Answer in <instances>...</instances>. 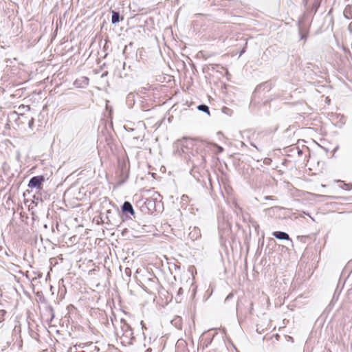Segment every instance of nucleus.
I'll return each mask as SVG.
<instances>
[{
    "label": "nucleus",
    "instance_id": "4",
    "mask_svg": "<svg viewBox=\"0 0 352 352\" xmlns=\"http://www.w3.org/2000/svg\"><path fill=\"white\" fill-rule=\"evenodd\" d=\"M122 209L124 212H128L131 214H133L135 212L131 204L129 201H125L123 204Z\"/></svg>",
    "mask_w": 352,
    "mask_h": 352
},
{
    "label": "nucleus",
    "instance_id": "12",
    "mask_svg": "<svg viewBox=\"0 0 352 352\" xmlns=\"http://www.w3.org/2000/svg\"><path fill=\"white\" fill-rule=\"evenodd\" d=\"M264 199H265V200H273V199H274V198H273V197H272V196H265V197H264Z\"/></svg>",
    "mask_w": 352,
    "mask_h": 352
},
{
    "label": "nucleus",
    "instance_id": "7",
    "mask_svg": "<svg viewBox=\"0 0 352 352\" xmlns=\"http://www.w3.org/2000/svg\"><path fill=\"white\" fill-rule=\"evenodd\" d=\"M198 110L206 113L208 115H210L209 107L206 104H200L197 107Z\"/></svg>",
    "mask_w": 352,
    "mask_h": 352
},
{
    "label": "nucleus",
    "instance_id": "5",
    "mask_svg": "<svg viewBox=\"0 0 352 352\" xmlns=\"http://www.w3.org/2000/svg\"><path fill=\"white\" fill-rule=\"evenodd\" d=\"M84 349L83 343H80L79 344H76L72 347H70L69 352H82V350Z\"/></svg>",
    "mask_w": 352,
    "mask_h": 352
},
{
    "label": "nucleus",
    "instance_id": "10",
    "mask_svg": "<svg viewBox=\"0 0 352 352\" xmlns=\"http://www.w3.org/2000/svg\"><path fill=\"white\" fill-rule=\"evenodd\" d=\"M124 326L126 328V333H129V336H131L132 335V332H131V329H129V326L124 323Z\"/></svg>",
    "mask_w": 352,
    "mask_h": 352
},
{
    "label": "nucleus",
    "instance_id": "9",
    "mask_svg": "<svg viewBox=\"0 0 352 352\" xmlns=\"http://www.w3.org/2000/svg\"><path fill=\"white\" fill-rule=\"evenodd\" d=\"M6 315V311L4 309H0V322H2L5 320Z\"/></svg>",
    "mask_w": 352,
    "mask_h": 352
},
{
    "label": "nucleus",
    "instance_id": "15",
    "mask_svg": "<svg viewBox=\"0 0 352 352\" xmlns=\"http://www.w3.org/2000/svg\"><path fill=\"white\" fill-rule=\"evenodd\" d=\"M157 196H160V194L157 192H154L153 197H155V199H157Z\"/></svg>",
    "mask_w": 352,
    "mask_h": 352
},
{
    "label": "nucleus",
    "instance_id": "11",
    "mask_svg": "<svg viewBox=\"0 0 352 352\" xmlns=\"http://www.w3.org/2000/svg\"><path fill=\"white\" fill-rule=\"evenodd\" d=\"M233 296L234 295L232 293H230L226 298L225 301L227 302L228 300L231 299L233 297Z\"/></svg>",
    "mask_w": 352,
    "mask_h": 352
},
{
    "label": "nucleus",
    "instance_id": "8",
    "mask_svg": "<svg viewBox=\"0 0 352 352\" xmlns=\"http://www.w3.org/2000/svg\"><path fill=\"white\" fill-rule=\"evenodd\" d=\"M299 32H300L301 39H306V38H307L306 30H304L302 28H300Z\"/></svg>",
    "mask_w": 352,
    "mask_h": 352
},
{
    "label": "nucleus",
    "instance_id": "14",
    "mask_svg": "<svg viewBox=\"0 0 352 352\" xmlns=\"http://www.w3.org/2000/svg\"><path fill=\"white\" fill-rule=\"evenodd\" d=\"M177 294H178L179 295H180V294H183V289H182V287H180V288L179 289Z\"/></svg>",
    "mask_w": 352,
    "mask_h": 352
},
{
    "label": "nucleus",
    "instance_id": "2",
    "mask_svg": "<svg viewBox=\"0 0 352 352\" xmlns=\"http://www.w3.org/2000/svg\"><path fill=\"white\" fill-rule=\"evenodd\" d=\"M272 236L279 240H287L292 241L289 234L285 232L275 231L272 232Z\"/></svg>",
    "mask_w": 352,
    "mask_h": 352
},
{
    "label": "nucleus",
    "instance_id": "22",
    "mask_svg": "<svg viewBox=\"0 0 352 352\" xmlns=\"http://www.w3.org/2000/svg\"><path fill=\"white\" fill-rule=\"evenodd\" d=\"M223 148L221 147H219V151H222Z\"/></svg>",
    "mask_w": 352,
    "mask_h": 352
},
{
    "label": "nucleus",
    "instance_id": "1",
    "mask_svg": "<svg viewBox=\"0 0 352 352\" xmlns=\"http://www.w3.org/2000/svg\"><path fill=\"white\" fill-rule=\"evenodd\" d=\"M45 181L43 175L34 176L29 181L28 186L30 188H36L41 190L42 188V184Z\"/></svg>",
    "mask_w": 352,
    "mask_h": 352
},
{
    "label": "nucleus",
    "instance_id": "20",
    "mask_svg": "<svg viewBox=\"0 0 352 352\" xmlns=\"http://www.w3.org/2000/svg\"><path fill=\"white\" fill-rule=\"evenodd\" d=\"M74 85L78 86V80H76L75 82H74Z\"/></svg>",
    "mask_w": 352,
    "mask_h": 352
},
{
    "label": "nucleus",
    "instance_id": "6",
    "mask_svg": "<svg viewBox=\"0 0 352 352\" xmlns=\"http://www.w3.org/2000/svg\"><path fill=\"white\" fill-rule=\"evenodd\" d=\"M120 14L118 12L112 11L111 23L116 24L120 21Z\"/></svg>",
    "mask_w": 352,
    "mask_h": 352
},
{
    "label": "nucleus",
    "instance_id": "13",
    "mask_svg": "<svg viewBox=\"0 0 352 352\" xmlns=\"http://www.w3.org/2000/svg\"><path fill=\"white\" fill-rule=\"evenodd\" d=\"M33 123H34V119H33V118H32V119L30 120V122H29V126H30V127H31V126H32V125L33 124Z\"/></svg>",
    "mask_w": 352,
    "mask_h": 352
},
{
    "label": "nucleus",
    "instance_id": "3",
    "mask_svg": "<svg viewBox=\"0 0 352 352\" xmlns=\"http://www.w3.org/2000/svg\"><path fill=\"white\" fill-rule=\"evenodd\" d=\"M195 142V139L184 138L183 140L181 141V144L183 147L190 148L194 146Z\"/></svg>",
    "mask_w": 352,
    "mask_h": 352
},
{
    "label": "nucleus",
    "instance_id": "18",
    "mask_svg": "<svg viewBox=\"0 0 352 352\" xmlns=\"http://www.w3.org/2000/svg\"><path fill=\"white\" fill-rule=\"evenodd\" d=\"M82 78L84 79L85 81H86V82L87 84L88 83V78H85V77H83Z\"/></svg>",
    "mask_w": 352,
    "mask_h": 352
},
{
    "label": "nucleus",
    "instance_id": "21",
    "mask_svg": "<svg viewBox=\"0 0 352 352\" xmlns=\"http://www.w3.org/2000/svg\"><path fill=\"white\" fill-rule=\"evenodd\" d=\"M145 289L146 292H147V293H150L151 292L150 291H148V290H147L146 289Z\"/></svg>",
    "mask_w": 352,
    "mask_h": 352
},
{
    "label": "nucleus",
    "instance_id": "17",
    "mask_svg": "<svg viewBox=\"0 0 352 352\" xmlns=\"http://www.w3.org/2000/svg\"><path fill=\"white\" fill-rule=\"evenodd\" d=\"M194 232L196 233V234H199V230L196 229L195 228H194Z\"/></svg>",
    "mask_w": 352,
    "mask_h": 352
},
{
    "label": "nucleus",
    "instance_id": "16",
    "mask_svg": "<svg viewBox=\"0 0 352 352\" xmlns=\"http://www.w3.org/2000/svg\"><path fill=\"white\" fill-rule=\"evenodd\" d=\"M148 282H151V283H155V280L153 278H148L147 279Z\"/></svg>",
    "mask_w": 352,
    "mask_h": 352
},
{
    "label": "nucleus",
    "instance_id": "19",
    "mask_svg": "<svg viewBox=\"0 0 352 352\" xmlns=\"http://www.w3.org/2000/svg\"><path fill=\"white\" fill-rule=\"evenodd\" d=\"M244 52H245V50H243L240 52L239 56H241V54H242Z\"/></svg>",
    "mask_w": 352,
    "mask_h": 352
}]
</instances>
